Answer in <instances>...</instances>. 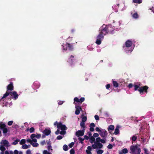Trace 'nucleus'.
I'll return each mask as SVG.
<instances>
[{"mask_svg": "<svg viewBox=\"0 0 154 154\" xmlns=\"http://www.w3.org/2000/svg\"><path fill=\"white\" fill-rule=\"evenodd\" d=\"M75 108V114L78 115L80 113V111H82V109L80 106H76Z\"/></svg>", "mask_w": 154, "mask_h": 154, "instance_id": "nucleus-14", "label": "nucleus"}, {"mask_svg": "<svg viewBox=\"0 0 154 154\" xmlns=\"http://www.w3.org/2000/svg\"><path fill=\"white\" fill-rule=\"evenodd\" d=\"M70 154H74L75 153V150L73 149H72L70 151Z\"/></svg>", "mask_w": 154, "mask_h": 154, "instance_id": "nucleus-44", "label": "nucleus"}, {"mask_svg": "<svg viewBox=\"0 0 154 154\" xmlns=\"http://www.w3.org/2000/svg\"><path fill=\"white\" fill-rule=\"evenodd\" d=\"M95 138L92 136H91L89 138L90 142L92 143L95 140Z\"/></svg>", "mask_w": 154, "mask_h": 154, "instance_id": "nucleus-21", "label": "nucleus"}, {"mask_svg": "<svg viewBox=\"0 0 154 154\" xmlns=\"http://www.w3.org/2000/svg\"><path fill=\"white\" fill-rule=\"evenodd\" d=\"M57 128L58 129H60L62 131L60 132V134L62 135H64L66 133V131L65 130L67 129V128L65 125L62 124L61 122H59L57 126Z\"/></svg>", "mask_w": 154, "mask_h": 154, "instance_id": "nucleus-3", "label": "nucleus"}, {"mask_svg": "<svg viewBox=\"0 0 154 154\" xmlns=\"http://www.w3.org/2000/svg\"><path fill=\"white\" fill-rule=\"evenodd\" d=\"M3 132L4 134H6V133L8 132V130L7 129L5 128H3Z\"/></svg>", "mask_w": 154, "mask_h": 154, "instance_id": "nucleus-39", "label": "nucleus"}, {"mask_svg": "<svg viewBox=\"0 0 154 154\" xmlns=\"http://www.w3.org/2000/svg\"><path fill=\"white\" fill-rule=\"evenodd\" d=\"M10 95L11 96L12 98L14 100L17 99L19 96L17 92L15 91L10 92Z\"/></svg>", "mask_w": 154, "mask_h": 154, "instance_id": "nucleus-9", "label": "nucleus"}, {"mask_svg": "<svg viewBox=\"0 0 154 154\" xmlns=\"http://www.w3.org/2000/svg\"><path fill=\"white\" fill-rule=\"evenodd\" d=\"M74 100L75 101H76L77 102H80L79 100L77 97H75L74 98Z\"/></svg>", "mask_w": 154, "mask_h": 154, "instance_id": "nucleus-46", "label": "nucleus"}, {"mask_svg": "<svg viewBox=\"0 0 154 154\" xmlns=\"http://www.w3.org/2000/svg\"><path fill=\"white\" fill-rule=\"evenodd\" d=\"M95 143L100 148H101L103 147V145L100 143H97L96 142H95Z\"/></svg>", "mask_w": 154, "mask_h": 154, "instance_id": "nucleus-32", "label": "nucleus"}, {"mask_svg": "<svg viewBox=\"0 0 154 154\" xmlns=\"http://www.w3.org/2000/svg\"><path fill=\"white\" fill-rule=\"evenodd\" d=\"M27 142H28L29 143H30L31 144H32V140H31V139H28L27 140Z\"/></svg>", "mask_w": 154, "mask_h": 154, "instance_id": "nucleus-61", "label": "nucleus"}, {"mask_svg": "<svg viewBox=\"0 0 154 154\" xmlns=\"http://www.w3.org/2000/svg\"><path fill=\"white\" fill-rule=\"evenodd\" d=\"M137 139V137L135 136H134L132 137V140L134 141H135Z\"/></svg>", "mask_w": 154, "mask_h": 154, "instance_id": "nucleus-47", "label": "nucleus"}, {"mask_svg": "<svg viewBox=\"0 0 154 154\" xmlns=\"http://www.w3.org/2000/svg\"><path fill=\"white\" fill-rule=\"evenodd\" d=\"M144 150L145 151V153L146 154H148L149 152L147 150V149H146L144 148Z\"/></svg>", "mask_w": 154, "mask_h": 154, "instance_id": "nucleus-57", "label": "nucleus"}, {"mask_svg": "<svg viewBox=\"0 0 154 154\" xmlns=\"http://www.w3.org/2000/svg\"><path fill=\"white\" fill-rule=\"evenodd\" d=\"M63 137L62 136L59 135L57 137V139L58 140H60L61 139L63 138Z\"/></svg>", "mask_w": 154, "mask_h": 154, "instance_id": "nucleus-48", "label": "nucleus"}, {"mask_svg": "<svg viewBox=\"0 0 154 154\" xmlns=\"http://www.w3.org/2000/svg\"><path fill=\"white\" fill-rule=\"evenodd\" d=\"M74 58V56H72V55H71V56H70V58H69V63H71L72 64V58Z\"/></svg>", "mask_w": 154, "mask_h": 154, "instance_id": "nucleus-38", "label": "nucleus"}, {"mask_svg": "<svg viewBox=\"0 0 154 154\" xmlns=\"http://www.w3.org/2000/svg\"><path fill=\"white\" fill-rule=\"evenodd\" d=\"M103 152V151L102 150L100 149L97 151V153L98 154H102Z\"/></svg>", "mask_w": 154, "mask_h": 154, "instance_id": "nucleus-42", "label": "nucleus"}, {"mask_svg": "<svg viewBox=\"0 0 154 154\" xmlns=\"http://www.w3.org/2000/svg\"><path fill=\"white\" fill-rule=\"evenodd\" d=\"M125 44V46H124V48L126 52H131L133 50L134 46L132 45V42L131 41H127Z\"/></svg>", "mask_w": 154, "mask_h": 154, "instance_id": "nucleus-2", "label": "nucleus"}, {"mask_svg": "<svg viewBox=\"0 0 154 154\" xmlns=\"http://www.w3.org/2000/svg\"><path fill=\"white\" fill-rule=\"evenodd\" d=\"M62 46L63 47L62 49L63 51L66 50L67 48H68L69 50H72L73 49V46L72 44H68L67 43L66 45V48H65L64 47L63 45H62Z\"/></svg>", "mask_w": 154, "mask_h": 154, "instance_id": "nucleus-8", "label": "nucleus"}, {"mask_svg": "<svg viewBox=\"0 0 154 154\" xmlns=\"http://www.w3.org/2000/svg\"><path fill=\"white\" fill-rule=\"evenodd\" d=\"M133 2L134 3L140 4L142 2V0H133Z\"/></svg>", "mask_w": 154, "mask_h": 154, "instance_id": "nucleus-23", "label": "nucleus"}, {"mask_svg": "<svg viewBox=\"0 0 154 154\" xmlns=\"http://www.w3.org/2000/svg\"><path fill=\"white\" fill-rule=\"evenodd\" d=\"M74 143L73 142H72L70 143V144H69V147L71 148L72 147V146L74 145Z\"/></svg>", "mask_w": 154, "mask_h": 154, "instance_id": "nucleus-49", "label": "nucleus"}, {"mask_svg": "<svg viewBox=\"0 0 154 154\" xmlns=\"http://www.w3.org/2000/svg\"><path fill=\"white\" fill-rule=\"evenodd\" d=\"M133 17L134 18H137L138 17V15L137 13L134 14L132 15Z\"/></svg>", "mask_w": 154, "mask_h": 154, "instance_id": "nucleus-30", "label": "nucleus"}, {"mask_svg": "<svg viewBox=\"0 0 154 154\" xmlns=\"http://www.w3.org/2000/svg\"><path fill=\"white\" fill-rule=\"evenodd\" d=\"M130 153L132 154H140L141 150L139 148H138L137 145L131 146L130 147Z\"/></svg>", "mask_w": 154, "mask_h": 154, "instance_id": "nucleus-5", "label": "nucleus"}, {"mask_svg": "<svg viewBox=\"0 0 154 154\" xmlns=\"http://www.w3.org/2000/svg\"><path fill=\"white\" fill-rule=\"evenodd\" d=\"M14 154H18L19 153V151L15 149L14 150Z\"/></svg>", "mask_w": 154, "mask_h": 154, "instance_id": "nucleus-59", "label": "nucleus"}, {"mask_svg": "<svg viewBox=\"0 0 154 154\" xmlns=\"http://www.w3.org/2000/svg\"><path fill=\"white\" fill-rule=\"evenodd\" d=\"M106 139L104 138V139H101L100 142L102 143H106Z\"/></svg>", "mask_w": 154, "mask_h": 154, "instance_id": "nucleus-45", "label": "nucleus"}, {"mask_svg": "<svg viewBox=\"0 0 154 154\" xmlns=\"http://www.w3.org/2000/svg\"><path fill=\"white\" fill-rule=\"evenodd\" d=\"M114 29V28L111 25L107 26L104 24L100 28V31H102V32L104 35H106L108 32L113 34Z\"/></svg>", "mask_w": 154, "mask_h": 154, "instance_id": "nucleus-1", "label": "nucleus"}, {"mask_svg": "<svg viewBox=\"0 0 154 154\" xmlns=\"http://www.w3.org/2000/svg\"><path fill=\"white\" fill-rule=\"evenodd\" d=\"M133 86V85L131 83L130 84L128 85V87L129 88H131Z\"/></svg>", "mask_w": 154, "mask_h": 154, "instance_id": "nucleus-64", "label": "nucleus"}, {"mask_svg": "<svg viewBox=\"0 0 154 154\" xmlns=\"http://www.w3.org/2000/svg\"><path fill=\"white\" fill-rule=\"evenodd\" d=\"M113 82V85L114 87H117L119 86V85L118 83L116 81H113L112 80Z\"/></svg>", "mask_w": 154, "mask_h": 154, "instance_id": "nucleus-26", "label": "nucleus"}, {"mask_svg": "<svg viewBox=\"0 0 154 154\" xmlns=\"http://www.w3.org/2000/svg\"><path fill=\"white\" fill-rule=\"evenodd\" d=\"M79 141L80 142V143H83V141L84 140V138H82L81 137H79Z\"/></svg>", "mask_w": 154, "mask_h": 154, "instance_id": "nucleus-43", "label": "nucleus"}, {"mask_svg": "<svg viewBox=\"0 0 154 154\" xmlns=\"http://www.w3.org/2000/svg\"><path fill=\"white\" fill-rule=\"evenodd\" d=\"M41 137V134H37V135H36L35 137L38 139H39Z\"/></svg>", "mask_w": 154, "mask_h": 154, "instance_id": "nucleus-54", "label": "nucleus"}, {"mask_svg": "<svg viewBox=\"0 0 154 154\" xmlns=\"http://www.w3.org/2000/svg\"><path fill=\"white\" fill-rule=\"evenodd\" d=\"M5 146H3V145H1L0 146V149L2 151H4L6 149Z\"/></svg>", "mask_w": 154, "mask_h": 154, "instance_id": "nucleus-27", "label": "nucleus"}, {"mask_svg": "<svg viewBox=\"0 0 154 154\" xmlns=\"http://www.w3.org/2000/svg\"><path fill=\"white\" fill-rule=\"evenodd\" d=\"M63 150L65 151H67L68 150V146L66 145H64L63 146Z\"/></svg>", "mask_w": 154, "mask_h": 154, "instance_id": "nucleus-35", "label": "nucleus"}, {"mask_svg": "<svg viewBox=\"0 0 154 154\" xmlns=\"http://www.w3.org/2000/svg\"><path fill=\"white\" fill-rule=\"evenodd\" d=\"M97 145L96 144L92 145V147L93 149H96L97 148Z\"/></svg>", "mask_w": 154, "mask_h": 154, "instance_id": "nucleus-52", "label": "nucleus"}, {"mask_svg": "<svg viewBox=\"0 0 154 154\" xmlns=\"http://www.w3.org/2000/svg\"><path fill=\"white\" fill-rule=\"evenodd\" d=\"M18 128V126L16 125H14L13 126L10 128V130L13 133H15L17 131V128Z\"/></svg>", "mask_w": 154, "mask_h": 154, "instance_id": "nucleus-10", "label": "nucleus"}, {"mask_svg": "<svg viewBox=\"0 0 154 154\" xmlns=\"http://www.w3.org/2000/svg\"><path fill=\"white\" fill-rule=\"evenodd\" d=\"M95 129H96V130L97 131H98V132H100V131H101L100 130V128H99L98 127H96L95 128Z\"/></svg>", "mask_w": 154, "mask_h": 154, "instance_id": "nucleus-56", "label": "nucleus"}, {"mask_svg": "<svg viewBox=\"0 0 154 154\" xmlns=\"http://www.w3.org/2000/svg\"><path fill=\"white\" fill-rule=\"evenodd\" d=\"M20 142V145H24L26 143V140L24 139H22Z\"/></svg>", "mask_w": 154, "mask_h": 154, "instance_id": "nucleus-25", "label": "nucleus"}, {"mask_svg": "<svg viewBox=\"0 0 154 154\" xmlns=\"http://www.w3.org/2000/svg\"><path fill=\"white\" fill-rule=\"evenodd\" d=\"M32 146L34 147H37L38 146V144L36 142H35L33 143L32 142V144H31Z\"/></svg>", "mask_w": 154, "mask_h": 154, "instance_id": "nucleus-37", "label": "nucleus"}, {"mask_svg": "<svg viewBox=\"0 0 154 154\" xmlns=\"http://www.w3.org/2000/svg\"><path fill=\"white\" fill-rule=\"evenodd\" d=\"M103 35H104L102 32V31L100 30L99 34L97 37V40L96 42V43L97 44L100 45L101 43V42L103 38Z\"/></svg>", "mask_w": 154, "mask_h": 154, "instance_id": "nucleus-6", "label": "nucleus"}, {"mask_svg": "<svg viewBox=\"0 0 154 154\" xmlns=\"http://www.w3.org/2000/svg\"><path fill=\"white\" fill-rule=\"evenodd\" d=\"M94 118L95 119L97 120H99V117L97 115H95L94 116Z\"/></svg>", "mask_w": 154, "mask_h": 154, "instance_id": "nucleus-58", "label": "nucleus"}, {"mask_svg": "<svg viewBox=\"0 0 154 154\" xmlns=\"http://www.w3.org/2000/svg\"><path fill=\"white\" fill-rule=\"evenodd\" d=\"M101 139L100 137H97L96 139V141L97 143L100 142Z\"/></svg>", "mask_w": 154, "mask_h": 154, "instance_id": "nucleus-53", "label": "nucleus"}, {"mask_svg": "<svg viewBox=\"0 0 154 154\" xmlns=\"http://www.w3.org/2000/svg\"><path fill=\"white\" fill-rule=\"evenodd\" d=\"M34 128L33 127H31L29 129V131L30 133H32L34 132Z\"/></svg>", "mask_w": 154, "mask_h": 154, "instance_id": "nucleus-40", "label": "nucleus"}, {"mask_svg": "<svg viewBox=\"0 0 154 154\" xmlns=\"http://www.w3.org/2000/svg\"><path fill=\"white\" fill-rule=\"evenodd\" d=\"M99 136V134L98 133H94L93 134V137H97Z\"/></svg>", "mask_w": 154, "mask_h": 154, "instance_id": "nucleus-51", "label": "nucleus"}, {"mask_svg": "<svg viewBox=\"0 0 154 154\" xmlns=\"http://www.w3.org/2000/svg\"><path fill=\"white\" fill-rule=\"evenodd\" d=\"M63 101H59L58 102V104L59 105H62V104H63Z\"/></svg>", "mask_w": 154, "mask_h": 154, "instance_id": "nucleus-63", "label": "nucleus"}, {"mask_svg": "<svg viewBox=\"0 0 154 154\" xmlns=\"http://www.w3.org/2000/svg\"><path fill=\"white\" fill-rule=\"evenodd\" d=\"M60 132L59 129H58V128L57 131L55 132V134L57 135H58Z\"/></svg>", "mask_w": 154, "mask_h": 154, "instance_id": "nucleus-62", "label": "nucleus"}, {"mask_svg": "<svg viewBox=\"0 0 154 154\" xmlns=\"http://www.w3.org/2000/svg\"><path fill=\"white\" fill-rule=\"evenodd\" d=\"M134 90L136 91L138 90L140 94H142L143 92L146 93L147 92V89L148 87L147 86H144L142 87H139L138 85H134Z\"/></svg>", "mask_w": 154, "mask_h": 154, "instance_id": "nucleus-4", "label": "nucleus"}, {"mask_svg": "<svg viewBox=\"0 0 154 154\" xmlns=\"http://www.w3.org/2000/svg\"><path fill=\"white\" fill-rule=\"evenodd\" d=\"M95 127V124L93 123H91L90 125V130L91 131H94V128Z\"/></svg>", "mask_w": 154, "mask_h": 154, "instance_id": "nucleus-19", "label": "nucleus"}, {"mask_svg": "<svg viewBox=\"0 0 154 154\" xmlns=\"http://www.w3.org/2000/svg\"><path fill=\"white\" fill-rule=\"evenodd\" d=\"M122 154L123 153L125 154L128 152V150L126 148H125L123 149L122 151Z\"/></svg>", "mask_w": 154, "mask_h": 154, "instance_id": "nucleus-36", "label": "nucleus"}, {"mask_svg": "<svg viewBox=\"0 0 154 154\" xmlns=\"http://www.w3.org/2000/svg\"><path fill=\"white\" fill-rule=\"evenodd\" d=\"M87 117L86 116H83L82 117V122H85L87 120Z\"/></svg>", "mask_w": 154, "mask_h": 154, "instance_id": "nucleus-34", "label": "nucleus"}, {"mask_svg": "<svg viewBox=\"0 0 154 154\" xmlns=\"http://www.w3.org/2000/svg\"><path fill=\"white\" fill-rule=\"evenodd\" d=\"M92 147L91 146H88L87 148V149L86 150V154H91V151L92 150Z\"/></svg>", "mask_w": 154, "mask_h": 154, "instance_id": "nucleus-15", "label": "nucleus"}, {"mask_svg": "<svg viewBox=\"0 0 154 154\" xmlns=\"http://www.w3.org/2000/svg\"><path fill=\"white\" fill-rule=\"evenodd\" d=\"M47 148L48 151V152H52V151H53V149H52V146H51V145H49L47 147Z\"/></svg>", "mask_w": 154, "mask_h": 154, "instance_id": "nucleus-24", "label": "nucleus"}, {"mask_svg": "<svg viewBox=\"0 0 154 154\" xmlns=\"http://www.w3.org/2000/svg\"><path fill=\"white\" fill-rule=\"evenodd\" d=\"M19 141H20V140L18 139H17L16 140H15L13 143H11V144L12 145H16L18 143V142Z\"/></svg>", "mask_w": 154, "mask_h": 154, "instance_id": "nucleus-28", "label": "nucleus"}, {"mask_svg": "<svg viewBox=\"0 0 154 154\" xmlns=\"http://www.w3.org/2000/svg\"><path fill=\"white\" fill-rule=\"evenodd\" d=\"M85 100V98L84 97H82L79 99L80 102H83Z\"/></svg>", "mask_w": 154, "mask_h": 154, "instance_id": "nucleus-60", "label": "nucleus"}, {"mask_svg": "<svg viewBox=\"0 0 154 154\" xmlns=\"http://www.w3.org/2000/svg\"><path fill=\"white\" fill-rule=\"evenodd\" d=\"M100 135L103 137H105L107 134V132L105 130H102L99 133Z\"/></svg>", "mask_w": 154, "mask_h": 154, "instance_id": "nucleus-13", "label": "nucleus"}, {"mask_svg": "<svg viewBox=\"0 0 154 154\" xmlns=\"http://www.w3.org/2000/svg\"><path fill=\"white\" fill-rule=\"evenodd\" d=\"M114 129V126L112 125H110L108 128V131L113 130Z\"/></svg>", "mask_w": 154, "mask_h": 154, "instance_id": "nucleus-22", "label": "nucleus"}, {"mask_svg": "<svg viewBox=\"0 0 154 154\" xmlns=\"http://www.w3.org/2000/svg\"><path fill=\"white\" fill-rule=\"evenodd\" d=\"M31 151L30 149H28L26 151V154H31Z\"/></svg>", "mask_w": 154, "mask_h": 154, "instance_id": "nucleus-50", "label": "nucleus"}, {"mask_svg": "<svg viewBox=\"0 0 154 154\" xmlns=\"http://www.w3.org/2000/svg\"><path fill=\"white\" fill-rule=\"evenodd\" d=\"M7 91L5 94L3 95V96L1 98H0V101L2 100L4 101L5 98L10 94V84L8 85L7 87Z\"/></svg>", "mask_w": 154, "mask_h": 154, "instance_id": "nucleus-7", "label": "nucleus"}, {"mask_svg": "<svg viewBox=\"0 0 154 154\" xmlns=\"http://www.w3.org/2000/svg\"><path fill=\"white\" fill-rule=\"evenodd\" d=\"M112 146H113L112 145L110 144L107 147L109 149H111L112 148Z\"/></svg>", "mask_w": 154, "mask_h": 154, "instance_id": "nucleus-55", "label": "nucleus"}, {"mask_svg": "<svg viewBox=\"0 0 154 154\" xmlns=\"http://www.w3.org/2000/svg\"><path fill=\"white\" fill-rule=\"evenodd\" d=\"M36 135L35 134H32L30 136V137L32 139V142H36L37 141V139L35 138Z\"/></svg>", "mask_w": 154, "mask_h": 154, "instance_id": "nucleus-18", "label": "nucleus"}, {"mask_svg": "<svg viewBox=\"0 0 154 154\" xmlns=\"http://www.w3.org/2000/svg\"><path fill=\"white\" fill-rule=\"evenodd\" d=\"M51 132L50 130L48 129H45L43 132V133L46 135H49Z\"/></svg>", "mask_w": 154, "mask_h": 154, "instance_id": "nucleus-16", "label": "nucleus"}, {"mask_svg": "<svg viewBox=\"0 0 154 154\" xmlns=\"http://www.w3.org/2000/svg\"><path fill=\"white\" fill-rule=\"evenodd\" d=\"M80 125L81 127L83 128V129H85L84 128H85V122H81L80 123Z\"/></svg>", "mask_w": 154, "mask_h": 154, "instance_id": "nucleus-29", "label": "nucleus"}, {"mask_svg": "<svg viewBox=\"0 0 154 154\" xmlns=\"http://www.w3.org/2000/svg\"><path fill=\"white\" fill-rule=\"evenodd\" d=\"M14 89V87L13 85V83L10 82V91H12Z\"/></svg>", "mask_w": 154, "mask_h": 154, "instance_id": "nucleus-41", "label": "nucleus"}, {"mask_svg": "<svg viewBox=\"0 0 154 154\" xmlns=\"http://www.w3.org/2000/svg\"><path fill=\"white\" fill-rule=\"evenodd\" d=\"M1 145H3L6 147H8L9 146V142L7 140H2L0 142Z\"/></svg>", "mask_w": 154, "mask_h": 154, "instance_id": "nucleus-12", "label": "nucleus"}, {"mask_svg": "<svg viewBox=\"0 0 154 154\" xmlns=\"http://www.w3.org/2000/svg\"><path fill=\"white\" fill-rule=\"evenodd\" d=\"M22 148L24 149H26L29 148V147L26 144H25L23 145L22 146Z\"/></svg>", "mask_w": 154, "mask_h": 154, "instance_id": "nucleus-31", "label": "nucleus"}, {"mask_svg": "<svg viewBox=\"0 0 154 154\" xmlns=\"http://www.w3.org/2000/svg\"><path fill=\"white\" fill-rule=\"evenodd\" d=\"M120 128V127L119 126L117 125L116 126L114 132V134L116 135H117L119 133V129Z\"/></svg>", "mask_w": 154, "mask_h": 154, "instance_id": "nucleus-17", "label": "nucleus"}, {"mask_svg": "<svg viewBox=\"0 0 154 154\" xmlns=\"http://www.w3.org/2000/svg\"><path fill=\"white\" fill-rule=\"evenodd\" d=\"M85 129L82 130H79L76 132V135L78 137L83 136L84 134Z\"/></svg>", "mask_w": 154, "mask_h": 154, "instance_id": "nucleus-11", "label": "nucleus"}, {"mask_svg": "<svg viewBox=\"0 0 154 154\" xmlns=\"http://www.w3.org/2000/svg\"><path fill=\"white\" fill-rule=\"evenodd\" d=\"M43 154H52L51 153L48 152L47 150H45L43 152Z\"/></svg>", "mask_w": 154, "mask_h": 154, "instance_id": "nucleus-33", "label": "nucleus"}, {"mask_svg": "<svg viewBox=\"0 0 154 154\" xmlns=\"http://www.w3.org/2000/svg\"><path fill=\"white\" fill-rule=\"evenodd\" d=\"M6 127V126L5 124L2 122H0V129H2Z\"/></svg>", "mask_w": 154, "mask_h": 154, "instance_id": "nucleus-20", "label": "nucleus"}]
</instances>
